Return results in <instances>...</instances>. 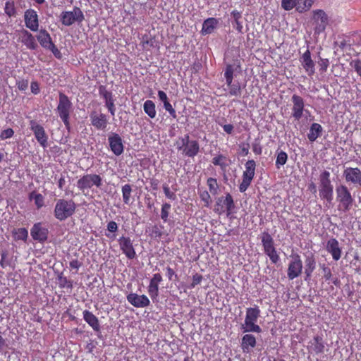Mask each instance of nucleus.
<instances>
[{"label":"nucleus","instance_id":"obj_1","mask_svg":"<svg viewBox=\"0 0 361 361\" xmlns=\"http://www.w3.org/2000/svg\"><path fill=\"white\" fill-rule=\"evenodd\" d=\"M259 317L260 310L258 306L247 308L245 322L240 327L243 332L260 333L262 331V329L256 324Z\"/></svg>","mask_w":361,"mask_h":361},{"label":"nucleus","instance_id":"obj_2","mask_svg":"<svg viewBox=\"0 0 361 361\" xmlns=\"http://www.w3.org/2000/svg\"><path fill=\"white\" fill-rule=\"evenodd\" d=\"M75 203L72 200L59 199L54 207V216L59 221H64L75 213Z\"/></svg>","mask_w":361,"mask_h":361},{"label":"nucleus","instance_id":"obj_3","mask_svg":"<svg viewBox=\"0 0 361 361\" xmlns=\"http://www.w3.org/2000/svg\"><path fill=\"white\" fill-rule=\"evenodd\" d=\"M336 201L339 203L338 210L348 212L353 206L354 198L346 185L341 184L336 188Z\"/></svg>","mask_w":361,"mask_h":361},{"label":"nucleus","instance_id":"obj_4","mask_svg":"<svg viewBox=\"0 0 361 361\" xmlns=\"http://www.w3.org/2000/svg\"><path fill=\"white\" fill-rule=\"evenodd\" d=\"M59 104L56 108V111L60 118L63 122L66 128L70 130V114L72 111V102L65 94L60 92L59 96Z\"/></svg>","mask_w":361,"mask_h":361},{"label":"nucleus","instance_id":"obj_5","mask_svg":"<svg viewBox=\"0 0 361 361\" xmlns=\"http://www.w3.org/2000/svg\"><path fill=\"white\" fill-rule=\"evenodd\" d=\"M334 187L330 180V173L324 171L319 176V196L328 202L333 200Z\"/></svg>","mask_w":361,"mask_h":361},{"label":"nucleus","instance_id":"obj_6","mask_svg":"<svg viewBox=\"0 0 361 361\" xmlns=\"http://www.w3.org/2000/svg\"><path fill=\"white\" fill-rule=\"evenodd\" d=\"M262 244L264 247V253L269 257L273 264H276L280 260V257L274 247V241L271 235L267 231L262 233Z\"/></svg>","mask_w":361,"mask_h":361},{"label":"nucleus","instance_id":"obj_7","mask_svg":"<svg viewBox=\"0 0 361 361\" xmlns=\"http://www.w3.org/2000/svg\"><path fill=\"white\" fill-rule=\"evenodd\" d=\"M102 185V179L101 176L97 174L84 175L77 181L78 188L82 192H85V190L90 189L94 185L97 188H100Z\"/></svg>","mask_w":361,"mask_h":361},{"label":"nucleus","instance_id":"obj_8","mask_svg":"<svg viewBox=\"0 0 361 361\" xmlns=\"http://www.w3.org/2000/svg\"><path fill=\"white\" fill-rule=\"evenodd\" d=\"M85 16L79 7L75 6L72 11H63L61 14V22L65 26H71L74 23H81Z\"/></svg>","mask_w":361,"mask_h":361},{"label":"nucleus","instance_id":"obj_9","mask_svg":"<svg viewBox=\"0 0 361 361\" xmlns=\"http://www.w3.org/2000/svg\"><path fill=\"white\" fill-rule=\"evenodd\" d=\"M235 208V203L231 194L227 193L225 197H218L216 202L214 211L219 214L226 212L230 215Z\"/></svg>","mask_w":361,"mask_h":361},{"label":"nucleus","instance_id":"obj_10","mask_svg":"<svg viewBox=\"0 0 361 361\" xmlns=\"http://www.w3.org/2000/svg\"><path fill=\"white\" fill-rule=\"evenodd\" d=\"M256 164L254 160H248L245 164V171L243 173V180L239 185V190L243 192L250 186L255 173Z\"/></svg>","mask_w":361,"mask_h":361},{"label":"nucleus","instance_id":"obj_11","mask_svg":"<svg viewBox=\"0 0 361 361\" xmlns=\"http://www.w3.org/2000/svg\"><path fill=\"white\" fill-rule=\"evenodd\" d=\"M287 270V276L290 280L298 277L302 271V262L298 254H293Z\"/></svg>","mask_w":361,"mask_h":361},{"label":"nucleus","instance_id":"obj_12","mask_svg":"<svg viewBox=\"0 0 361 361\" xmlns=\"http://www.w3.org/2000/svg\"><path fill=\"white\" fill-rule=\"evenodd\" d=\"M30 128L40 145L43 147H46L47 146L48 136L43 126L39 125L35 120H31L30 121Z\"/></svg>","mask_w":361,"mask_h":361},{"label":"nucleus","instance_id":"obj_13","mask_svg":"<svg viewBox=\"0 0 361 361\" xmlns=\"http://www.w3.org/2000/svg\"><path fill=\"white\" fill-rule=\"evenodd\" d=\"M120 249L129 259L136 257V252L133 247V240L129 237L121 236L118 240Z\"/></svg>","mask_w":361,"mask_h":361},{"label":"nucleus","instance_id":"obj_14","mask_svg":"<svg viewBox=\"0 0 361 361\" xmlns=\"http://www.w3.org/2000/svg\"><path fill=\"white\" fill-rule=\"evenodd\" d=\"M291 102L293 103L292 116L295 120L299 121L305 111V101L302 97L295 94L291 97Z\"/></svg>","mask_w":361,"mask_h":361},{"label":"nucleus","instance_id":"obj_15","mask_svg":"<svg viewBox=\"0 0 361 361\" xmlns=\"http://www.w3.org/2000/svg\"><path fill=\"white\" fill-rule=\"evenodd\" d=\"M343 176L347 183L361 187V170L359 168L347 167L343 171Z\"/></svg>","mask_w":361,"mask_h":361},{"label":"nucleus","instance_id":"obj_16","mask_svg":"<svg viewBox=\"0 0 361 361\" xmlns=\"http://www.w3.org/2000/svg\"><path fill=\"white\" fill-rule=\"evenodd\" d=\"M108 141L109 147L115 155L119 156L123 154L124 146L122 139L118 134L116 133H111L108 137Z\"/></svg>","mask_w":361,"mask_h":361},{"label":"nucleus","instance_id":"obj_17","mask_svg":"<svg viewBox=\"0 0 361 361\" xmlns=\"http://www.w3.org/2000/svg\"><path fill=\"white\" fill-rule=\"evenodd\" d=\"M24 20L25 25L30 30L35 32L39 28V20L37 12L33 9H27L25 11Z\"/></svg>","mask_w":361,"mask_h":361},{"label":"nucleus","instance_id":"obj_18","mask_svg":"<svg viewBox=\"0 0 361 361\" xmlns=\"http://www.w3.org/2000/svg\"><path fill=\"white\" fill-rule=\"evenodd\" d=\"M126 298L130 305L137 308L146 307L150 304L149 298L145 295L131 293L127 295Z\"/></svg>","mask_w":361,"mask_h":361},{"label":"nucleus","instance_id":"obj_19","mask_svg":"<svg viewBox=\"0 0 361 361\" xmlns=\"http://www.w3.org/2000/svg\"><path fill=\"white\" fill-rule=\"evenodd\" d=\"M48 233V229L43 227L41 223L35 224L30 231L32 238L40 243H44L47 240Z\"/></svg>","mask_w":361,"mask_h":361},{"label":"nucleus","instance_id":"obj_20","mask_svg":"<svg viewBox=\"0 0 361 361\" xmlns=\"http://www.w3.org/2000/svg\"><path fill=\"white\" fill-rule=\"evenodd\" d=\"M162 281L160 274H155L150 280L148 286V293L152 300L156 299L159 295V283Z\"/></svg>","mask_w":361,"mask_h":361},{"label":"nucleus","instance_id":"obj_21","mask_svg":"<svg viewBox=\"0 0 361 361\" xmlns=\"http://www.w3.org/2000/svg\"><path fill=\"white\" fill-rule=\"evenodd\" d=\"M300 61L308 75L311 76L315 73L314 63L311 59L310 51L307 49L302 56Z\"/></svg>","mask_w":361,"mask_h":361},{"label":"nucleus","instance_id":"obj_22","mask_svg":"<svg viewBox=\"0 0 361 361\" xmlns=\"http://www.w3.org/2000/svg\"><path fill=\"white\" fill-rule=\"evenodd\" d=\"M326 250L331 254L334 260H338L341 257V250L339 243L336 238H331L327 241Z\"/></svg>","mask_w":361,"mask_h":361},{"label":"nucleus","instance_id":"obj_23","mask_svg":"<svg viewBox=\"0 0 361 361\" xmlns=\"http://www.w3.org/2000/svg\"><path fill=\"white\" fill-rule=\"evenodd\" d=\"M92 125L97 130H104L106 128L108 120L104 114L99 115L93 113L90 115Z\"/></svg>","mask_w":361,"mask_h":361},{"label":"nucleus","instance_id":"obj_24","mask_svg":"<svg viewBox=\"0 0 361 361\" xmlns=\"http://www.w3.org/2000/svg\"><path fill=\"white\" fill-rule=\"evenodd\" d=\"M307 348L310 351L317 355L323 353L324 351L325 345L322 336H314V338L309 342V345Z\"/></svg>","mask_w":361,"mask_h":361},{"label":"nucleus","instance_id":"obj_25","mask_svg":"<svg viewBox=\"0 0 361 361\" xmlns=\"http://www.w3.org/2000/svg\"><path fill=\"white\" fill-rule=\"evenodd\" d=\"M200 151V145L197 140H190L187 138L185 147L183 150V154L189 157H194Z\"/></svg>","mask_w":361,"mask_h":361},{"label":"nucleus","instance_id":"obj_26","mask_svg":"<svg viewBox=\"0 0 361 361\" xmlns=\"http://www.w3.org/2000/svg\"><path fill=\"white\" fill-rule=\"evenodd\" d=\"M84 320L95 331L100 330V325L98 318L88 310H84L82 312Z\"/></svg>","mask_w":361,"mask_h":361},{"label":"nucleus","instance_id":"obj_27","mask_svg":"<svg viewBox=\"0 0 361 361\" xmlns=\"http://www.w3.org/2000/svg\"><path fill=\"white\" fill-rule=\"evenodd\" d=\"M256 345V338L252 334H245L242 338L241 348L243 353H250V348Z\"/></svg>","mask_w":361,"mask_h":361},{"label":"nucleus","instance_id":"obj_28","mask_svg":"<svg viewBox=\"0 0 361 361\" xmlns=\"http://www.w3.org/2000/svg\"><path fill=\"white\" fill-rule=\"evenodd\" d=\"M158 97H159V100L163 102L164 108L165 109V110L169 113L171 116H172L173 118H176L177 114H176V110L173 108L172 105L169 103L166 94L162 90H159L158 91Z\"/></svg>","mask_w":361,"mask_h":361},{"label":"nucleus","instance_id":"obj_29","mask_svg":"<svg viewBox=\"0 0 361 361\" xmlns=\"http://www.w3.org/2000/svg\"><path fill=\"white\" fill-rule=\"evenodd\" d=\"M37 39L40 45L45 49H48L53 44L50 35L44 29L39 30Z\"/></svg>","mask_w":361,"mask_h":361},{"label":"nucleus","instance_id":"obj_30","mask_svg":"<svg viewBox=\"0 0 361 361\" xmlns=\"http://www.w3.org/2000/svg\"><path fill=\"white\" fill-rule=\"evenodd\" d=\"M305 264V274H306L305 280H307V278H310L311 276L312 273L316 268V260L313 254H310L306 256Z\"/></svg>","mask_w":361,"mask_h":361},{"label":"nucleus","instance_id":"obj_31","mask_svg":"<svg viewBox=\"0 0 361 361\" xmlns=\"http://www.w3.org/2000/svg\"><path fill=\"white\" fill-rule=\"evenodd\" d=\"M22 42L30 49H35L37 44L34 36L26 30H23Z\"/></svg>","mask_w":361,"mask_h":361},{"label":"nucleus","instance_id":"obj_32","mask_svg":"<svg viewBox=\"0 0 361 361\" xmlns=\"http://www.w3.org/2000/svg\"><path fill=\"white\" fill-rule=\"evenodd\" d=\"M322 127L317 123H314L311 125L310 132L307 134V137L310 141H315L322 134Z\"/></svg>","mask_w":361,"mask_h":361},{"label":"nucleus","instance_id":"obj_33","mask_svg":"<svg viewBox=\"0 0 361 361\" xmlns=\"http://www.w3.org/2000/svg\"><path fill=\"white\" fill-rule=\"evenodd\" d=\"M218 21L216 18H209L205 20L202 24V34H210L213 32L216 26Z\"/></svg>","mask_w":361,"mask_h":361},{"label":"nucleus","instance_id":"obj_34","mask_svg":"<svg viewBox=\"0 0 361 361\" xmlns=\"http://www.w3.org/2000/svg\"><path fill=\"white\" fill-rule=\"evenodd\" d=\"M143 109L145 113L147 114L151 118H154L156 116L157 112L155 109V104L152 100H147L145 102Z\"/></svg>","mask_w":361,"mask_h":361},{"label":"nucleus","instance_id":"obj_35","mask_svg":"<svg viewBox=\"0 0 361 361\" xmlns=\"http://www.w3.org/2000/svg\"><path fill=\"white\" fill-rule=\"evenodd\" d=\"M234 71L235 69L233 65L227 64L226 66L224 75L227 85H230L231 82H233Z\"/></svg>","mask_w":361,"mask_h":361},{"label":"nucleus","instance_id":"obj_36","mask_svg":"<svg viewBox=\"0 0 361 361\" xmlns=\"http://www.w3.org/2000/svg\"><path fill=\"white\" fill-rule=\"evenodd\" d=\"M313 3L314 0H300L298 6H297V11L299 13H304L309 11Z\"/></svg>","mask_w":361,"mask_h":361},{"label":"nucleus","instance_id":"obj_37","mask_svg":"<svg viewBox=\"0 0 361 361\" xmlns=\"http://www.w3.org/2000/svg\"><path fill=\"white\" fill-rule=\"evenodd\" d=\"M227 86L229 89L228 94L230 96L240 97L241 95L242 89L239 82L233 83L232 82L230 85Z\"/></svg>","mask_w":361,"mask_h":361},{"label":"nucleus","instance_id":"obj_38","mask_svg":"<svg viewBox=\"0 0 361 361\" xmlns=\"http://www.w3.org/2000/svg\"><path fill=\"white\" fill-rule=\"evenodd\" d=\"M122 195H123V200L125 204H128L130 203V197H131V192H132V188L131 185L129 184H126L122 187Z\"/></svg>","mask_w":361,"mask_h":361},{"label":"nucleus","instance_id":"obj_39","mask_svg":"<svg viewBox=\"0 0 361 361\" xmlns=\"http://www.w3.org/2000/svg\"><path fill=\"white\" fill-rule=\"evenodd\" d=\"M1 260L0 265L3 269L11 266V259L8 258V253L6 250H0Z\"/></svg>","mask_w":361,"mask_h":361},{"label":"nucleus","instance_id":"obj_40","mask_svg":"<svg viewBox=\"0 0 361 361\" xmlns=\"http://www.w3.org/2000/svg\"><path fill=\"white\" fill-rule=\"evenodd\" d=\"M313 18L315 22L328 23V17L323 10H315L313 11Z\"/></svg>","mask_w":361,"mask_h":361},{"label":"nucleus","instance_id":"obj_41","mask_svg":"<svg viewBox=\"0 0 361 361\" xmlns=\"http://www.w3.org/2000/svg\"><path fill=\"white\" fill-rule=\"evenodd\" d=\"M13 233L15 235L16 240H21L25 241L28 237V231L25 228L15 229L13 231Z\"/></svg>","mask_w":361,"mask_h":361},{"label":"nucleus","instance_id":"obj_42","mask_svg":"<svg viewBox=\"0 0 361 361\" xmlns=\"http://www.w3.org/2000/svg\"><path fill=\"white\" fill-rule=\"evenodd\" d=\"M300 0H282L281 6L286 11H290L294 8L297 10V6Z\"/></svg>","mask_w":361,"mask_h":361},{"label":"nucleus","instance_id":"obj_43","mask_svg":"<svg viewBox=\"0 0 361 361\" xmlns=\"http://www.w3.org/2000/svg\"><path fill=\"white\" fill-rule=\"evenodd\" d=\"M209 192L215 195L218 193L219 185L216 178H209L207 181Z\"/></svg>","mask_w":361,"mask_h":361},{"label":"nucleus","instance_id":"obj_44","mask_svg":"<svg viewBox=\"0 0 361 361\" xmlns=\"http://www.w3.org/2000/svg\"><path fill=\"white\" fill-rule=\"evenodd\" d=\"M288 159V154L286 152L283 151H281L278 152L276 160V166L277 169H280L281 166H283Z\"/></svg>","mask_w":361,"mask_h":361},{"label":"nucleus","instance_id":"obj_45","mask_svg":"<svg viewBox=\"0 0 361 361\" xmlns=\"http://www.w3.org/2000/svg\"><path fill=\"white\" fill-rule=\"evenodd\" d=\"M171 204L169 203H164L161 206V218L164 222L168 221L169 214L171 209Z\"/></svg>","mask_w":361,"mask_h":361},{"label":"nucleus","instance_id":"obj_46","mask_svg":"<svg viewBox=\"0 0 361 361\" xmlns=\"http://www.w3.org/2000/svg\"><path fill=\"white\" fill-rule=\"evenodd\" d=\"M58 280H59V286L61 288H67L72 289V288H73L72 281L68 280L67 278L63 276L62 274L59 276Z\"/></svg>","mask_w":361,"mask_h":361},{"label":"nucleus","instance_id":"obj_47","mask_svg":"<svg viewBox=\"0 0 361 361\" xmlns=\"http://www.w3.org/2000/svg\"><path fill=\"white\" fill-rule=\"evenodd\" d=\"M163 227L161 226H157V225H154L153 226H152V228H150V236L152 238H161L162 235H163V232L161 231V228Z\"/></svg>","mask_w":361,"mask_h":361},{"label":"nucleus","instance_id":"obj_48","mask_svg":"<svg viewBox=\"0 0 361 361\" xmlns=\"http://www.w3.org/2000/svg\"><path fill=\"white\" fill-rule=\"evenodd\" d=\"M187 138H189V135H185L184 137H180L176 143V148L178 151H181L183 154V150L185 147Z\"/></svg>","mask_w":361,"mask_h":361},{"label":"nucleus","instance_id":"obj_49","mask_svg":"<svg viewBox=\"0 0 361 361\" xmlns=\"http://www.w3.org/2000/svg\"><path fill=\"white\" fill-rule=\"evenodd\" d=\"M350 66L355 70L357 74L361 77V60L354 59L350 62Z\"/></svg>","mask_w":361,"mask_h":361},{"label":"nucleus","instance_id":"obj_50","mask_svg":"<svg viewBox=\"0 0 361 361\" xmlns=\"http://www.w3.org/2000/svg\"><path fill=\"white\" fill-rule=\"evenodd\" d=\"M28 80L20 79L16 80V86L20 91H25L28 88Z\"/></svg>","mask_w":361,"mask_h":361},{"label":"nucleus","instance_id":"obj_51","mask_svg":"<svg viewBox=\"0 0 361 361\" xmlns=\"http://www.w3.org/2000/svg\"><path fill=\"white\" fill-rule=\"evenodd\" d=\"M226 159V157L222 155L219 154L217 157H215L212 159V163L216 166H220L221 168L226 167V164L223 161Z\"/></svg>","mask_w":361,"mask_h":361},{"label":"nucleus","instance_id":"obj_52","mask_svg":"<svg viewBox=\"0 0 361 361\" xmlns=\"http://www.w3.org/2000/svg\"><path fill=\"white\" fill-rule=\"evenodd\" d=\"M200 197L201 200L204 202L206 207H209L212 202V199L209 193L207 191H203L200 193Z\"/></svg>","mask_w":361,"mask_h":361},{"label":"nucleus","instance_id":"obj_53","mask_svg":"<svg viewBox=\"0 0 361 361\" xmlns=\"http://www.w3.org/2000/svg\"><path fill=\"white\" fill-rule=\"evenodd\" d=\"M163 190L166 195V197L171 200H175L176 199V194L170 190V188L167 185H163Z\"/></svg>","mask_w":361,"mask_h":361},{"label":"nucleus","instance_id":"obj_54","mask_svg":"<svg viewBox=\"0 0 361 361\" xmlns=\"http://www.w3.org/2000/svg\"><path fill=\"white\" fill-rule=\"evenodd\" d=\"M5 13L8 16H13L16 13L15 8L13 5V4L10 2H6L5 5Z\"/></svg>","mask_w":361,"mask_h":361},{"label":"nucleus","instance_id":"obj_55","mask_svg":"<svg viewBox=\"0 0 361 361\" xmlns=\"http://www.w3.org/2000/svg\"><path fill=\"white\" fill-rule=\"evenodd\" d=\"M13 134L14 131L12 128H7L1 132L0 137L1 140H6L11 137L13 135Z\"/></svg>","mask_w":361,"mask_h":361},{"label":"nucleus","instance_id":"obj_56","mask_svg":"<svg viewBox=\"0 0 361 361\" xmlns=\"http://www.w3.org/2000/svg\"><path fill=\"white\" fill-rule=\"evenodd\" d=\"M35 204L37 209H39L44 206V198L41 194H38V195H35Z\"/></svg>","mask_w":361,"mask_h":361},{"label":"nucleus","instance_id":"obj_57","mask_svg":"<svg viewBox=\"0 0 361 361\" xmlns=\"http://www.w3.org/2000/svg\"><path fill=\"white\" fill-rule=\"evenodd\" d=\"M202 280V276L198 274H195L192 276V282L190 284V288H193L195 287V286L200 284Z\"/></svg>","mask_w":361,"mask_h":361},{"label":"nucleus","instance_id":"obj_58","mask_svg":"<svg viewBox=\"0 0 361 361\" xmlns=\"http://www.w3.org/2000/svg\"><path fill=\"white\" fill-rule=\"evenodd\" d=\"M105 105L108 108V110L111 113V116H114L115 115V111H116V107H115V105H114V99L110 100V101H106L105 102Z\"/></svg>","mask_w":361,"mask_h":361},{"label":"nucleus","instance_id":"obj_59","mask_svg":"<svg viewBox=\"0 0 361 361\" xmlns=\"http://www.w3.org/2000/svg\"><path fill=\"white\" fill-rule=\"evenodd\" d=\"M324 273V277L326 279V280H329L331 277V269L326 267L324 264L320 265Z\"/></svg>","mask_w":361,"mask_h":361},{"label":"nucleus","instance_id":"obj_60","mask_svg":"<svg viewBox=\"0 0 361 361\" xmlns=\"http://www.w3.org/2000/svg\"><path fill=\"white\" fill-rule=\"evenodd\" d=\"M328 23L316 22L315 32L320 34L324 32Z\"/></svg>","mask_w":361,"mask_h":361},{"label":"nucleus","instance_id":"obj_61","mask_svg":"<svg viewBox=\"0 0 361 361\" xmlns=\"http://www.w3.org/2000/svg\"><path fill=\"white\" fill-rule=\"evenodd\" d=\"M100 94L104 97V99L105 100V102L106 101H110V100L113 99V95H112V93L111 92H108V91L105 90H102L100 89Z\"/></svg>","mask_w":361,"mask_h":361},{"label":"nucleus","instance_id":"obj_62","mask_svg":"<svg viewBox=\"0 0 361 361\" xmlns=\"http://www.w3.org/2000/svg\"><path fill=\"white\" fill-rule=\"evenodd\" d=\"M107 230L109 232L115 233L118 230L117 224L114 221H109L107 224Z\"/></svg>","mask_w":361,"mask_h":361},{"label":"nucleus","instance_id":"obj_63","mask_svg":"<svg viewBox=\"0 0 361 361\" xmlns=\"http://www.w3.org/2000/svg\"><path fill=\"white\" fill-rule=\"evenodd\" d=\"M319 64L320 66V69L322 71H326L329 66V62L327 59H321L320 61L319 62Z\"/></svg>","mask_w":361,"mask_h":361},{"label":"nucleus","instance_id":"obj_64","mask_svg":"<svg viewBox=\"0 0 361 361\" xmlns=\"http://www.w3.org/2000/svg\"><path fill=\"white\" fill-rule=\"evenodd\" d=\"M30 89H31V92L34 94H37L39 93V84L36 81H32L31 82V85H30Z\"/></svg>","mask_w":361,"mask_h":361}]
</instances>
